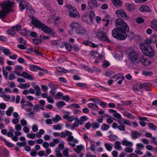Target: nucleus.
I'll use <instances>...</instances> for the list:
<instances>
[{
    "label": "nucleus",
    "mask_w": 157,
    "mask_h": 157,
    "mask_svg": "<svg viewBox=\"0 0 157 157\" xmlns=\"http://www.w3.org/2000/svg\"><path fill=\"white\" fill-rule=\"evenodd\" d=\"M115 25L117 28L112 32L113 36L119 40H124L127 36L126 32L129 31V27L126 23L121 19L116 20Z\"/></svg>",
    "instance_id": "obj_1"
},
{
    "label": "nucleus",
    "mask_w": 157,
    "mask_h": 157,
    "mask_svg": "<svg viewBox=\"0 0 157 157\" xmlns=\"http://www.w3.org/2000/svg\"><path fill=\"white\" fill-rule=\"evenodd\" d=\"M128 57L133 64L138 63L140 62L145 66H149L151 64L150 61L143 56H140L134 50L132 51L129 53Z\"/></svg>",
    "instance_id": "obj_2"
},
{
    "label": "nucleus",
    "mask_w": 157,
    "mask_h": 157,
    "mask_svg": "<svg viewBox=\"0 0 157 157\" xmlns=\"http://www.w3.org/2000/svg\"><path fill=\"white\" fill-rule=\"evenodd\" d=\"M14 3L10 1H3L1 4L2 10L0 11V18L4 19L7 13L12 10Z\"/></svg>",
    "instance_id": "obj_3"
},
{
    "label": "nucleus",
    "mask_w": 157,
    "mask_h": 157,
    "mask_svg": "<svg viewBox=\"0 0 157 157\" xmlns=\"http://www.w3.org/2000/svg\"><path fill=\"white\" fill-rule=\"evenodd\" d=\"M32 24L36 27L41 29L44 32L50 33V35L53 36L55 35V32L45 24L42 23L39 20L36 18H33L31 21Z\"/></svg>",
    "instance_id": "obj_4"
},
{
    "label": "nucleus",
    "mask_w": 157,
    "mask_h": 157,
    "mask_svg": "<svg viewBox=\"0 0 157 157\" xmlns=\"http://www.w3.org/2000/svg\"><path fill=\"white\" fill-rule=\"evenodd\" d=\"M140 48L143 53L145 55L151 57L154 56V51L150 46L142 43L140 45Z\"/></svg>",
    "instance_id": "obj_5"
},
{
    "label": "nucleus",
    "mask_w": 157,
    "mask_h": 157,
    "mask_svg": "<svg viewBox=\"0 0 157 157\" xmlns=\"http://www.w3.org/2000/svg\"><path fill=\"white\" fill-rule=\"evenodd\" d=\"M96 36L98 39L101 40H105L108 42H110V41L108 37L106 36V33L100 30H98L96 34Z\"/></svg>",
    "instance_id": "obj_6"
},
{
    "label": "nucleus",
    "mask_w": 157,
    "mask_h": 157,
    "mask_svg": "<svg viewBox=\"0 0 157 157\" xmlns=\"http://www.w3.org/2000/svg\"><path fill=\"white\" fill-rule=\"evenodd\" d=\"M19 4V6L20 7L21 11H22L26 7H29L30 5L29 3L26 0H16Z\"/></svg>",
    "instance_id": "obj_7"
},
{
    "label": "nucleus",
    "mask_w": 157,
    "mask_h": 157,
    "mask_svg": "<svg viewBox=\"0 0 157 157\" xmlns=\"http://www.w3.org/2000/svg\"><path fill=\"white\" fill-rule=\"evenodd\" d=\"M76 33L78 35H82V36L86 37L89 35V32L88 30H86L82 26L79 29L76 30Z\"/></svg>",
    "instance_id": "obj_8"
},
{
    "label": "nucleus",
    "mask_w": 157,
    "mask_h": 157,
    "mask_svg": "<svg viewBox=\"0 0 157 157\" xmlns=\"http://www.w3.org/2000/svg\"><path fill=\"white\" fill-rule=\"evenodd\" d=\"M116 13L118 17H121L128 20V17L125 12L123 10H119L116 11Z\"/></svg>",
    "instance_id": "obj_9"
},
{
    "label": "nucleus",
    "mask_w": 157,
    "mask_h": 157,
    "mask_svg": "<svg viewBox=\"0 0 157 157\" xmlns=\"http://www.w3.org/2000/svg\"><path fill=\"white\" fill-rule=\"evenodd\" d=\"M71 114L70 112H65V114L63 116V117L65 119L67 120L68 121L72 122L74 120H75V118L73 116H70Z\"/></svg>",
    "instance_id": "obj_10"
},
{
    "label": "nucleus",
    "mask_w": 157,
    "mask_h": 157,
    "mask_svg": "<svg viewBox=\"0 0 157 157\" xmlns=\"http://www.w3.org/2000/svg\"><path fill=\"white\" fill-rule=\"evenodd\" d=\"M85 150V147L82 144H80L76 146L74 148V150L78 154H82L81 152Z\"/></svg>",
    "instance_id": "obj_11"
},
{
    "label": "nucleus",
    "mask_w": 157,
    "mask_h": 157,
    "mask_svg": "<svg viewBox=\"0 0 157 157\" xmlns=\"http://www.w3.org/2000/svg\"><path fill=\"white\" fill-rule=\"evenodd\" d=\"M69 15L73 18H78L80 17L79 13L76 8H73V10H71L69 12Z\"/></svg>",
    "instance_id": "obj_12"
},
{
    "label": "nucleus",
    "mask_w": 157,
    "mask_h": 157,
    "mask_svg": "<svg viewBox=\"0 0 157 157\" xmlns=\"http://www.w3.org/2000/svg\"><path fill=\"white\" fill-rule=\"evenodd\" d=\"M88 6L90 9H94L97 8L98 5L95 0H90L88 3Z\"/></svg>",
    "instance_id": "obj_13"
},
{
    "label": "nucleus",
    "mask_w": 157,
    "mask_h": 157,
    "mask_svg": "<svg viewBox=\"0 0 157 157\" xmlns=\"http://www.w3.org/2000/svg\"><path fill=\"white\" fill-rule=\"evenodd\" d=\"M22 77L31 81L34 80V76L30 75L25 71H23L22 72Z\"/></svg>",
    "instance_id": "obj_14"
},
{
    "label": "nucleus",
    "mask_w": 157,
    "mask_h": 157,
    "mask_svg": "<svg viewBox=\"0 0 157 157\" xmlns=\"http://www.w3.org/2000/svg\"><path fill=\"white\" fill-rule=\"evenodd\" d=\"M82 26L78 22H73L71 23L70 25L71 28L74 30L75 33H76V30L79 29Z\"/></svg>",
    "instance_id": "obj_15"
},
{
    "label": "nucleus",
    "mask_w": 157,
    "mask_h": 157,
    "mask_svg": "<svg viewBox=\"0 0 157 157\" xmlns=\"http://www.w3.org/2000/svg\"><path fill=\"white\" fill-rule=\"evenodd\" d=\"M150 26L155 31H157V20L154 19L151 21Z\"/></svg>",
    "instance_id": "obj_16"
},
{
    "label": "nucleus",
    "mask_w": 157,
    "mask_h": 157,
    "mask_svg": "<svg viewBox=\"0 0 157 157\" xmlns=\"http://www.w3.org/2000/svg\"><path fill=\"white\" fill-rule=\"evenodd\" d=\"M59 144L58 145V148H56L55 150V152L56 153V150L57 149L59 150V152H60V149H63L64 148V145L65 143L63 141L61 140L59 142Z\"/></svg>",
    "instance_id": "obj_17"
},
{
    "label": "nucleus",
    "mask_w": 157,
    "mask_h": 157,
    "mask_svg": "<svg viewBox=\"0 0 157 157\" xmlns=\"http://www.w3.org/2000/svg\"><path fill=\"white\" fill-rule=\"evenodd\" d=\"M75 121L73 123V126L74 127L78 128L79 125H82L79 118L78 119L77 117H75Z\"/></svg>",
    "instance_id": "obj_18"
},
{
    "label": "nucleus",
    "mask_w": 157,
    "mask_h": 157,
    "mask_svg": "<svg viewBox=\"0 0 157 157\" xmlns=\"http://www.w3.org/2000/svg\"><path fill=\"white\" fill-rule=\"evenodd\" d=\"M122 144L123 145L132 147L133 145V143L128 140L126 138H124L122 141Z\"/></svg>",
    "instance_id": "obj_19"
},
{
    "label": "nucleus",
    "mask_w": 157,
    "mask_h": 157,
    "mask_svg": "<svg viewBox=\"0 0 157 157\" xmlns=\"http://www.w3.org/2000/svg\"><path fill=\"white\" fill-rule=\"evenodd\" d=\"M114 148L119 151H121L122 149V148L121 146V143L119 141H116L114 143Z\"/></svg>",
    "instance_id": "obj_20"
},
{
    "label": "nucleus",
    "mask_w": 157,
    "mask_h": 157,
    "mask_svg": "<svg viewBox=\"0 0 157 157\" xmlns=\"http://www.w3.org/2000/svg\"><path fill=\"white\" fill-rule=\"evenodd\" d=\"M140 11L142 13H145L150 11V8L147 6H141L139 9Z\"/></svg>",
    "instance_id": "obj_21"
},
{
    "label": "nucleus",
    "mask_w": 157,
    "mask_h": 157,
    "mask_svg": "<svg viewBox=\"0 0 157 157\" xmlns=\"http://www.w3.org/2000/svg\"><path fill=\"white\" fill-rule=\"evenodd\" d=\"M71 150L68 147H66L63 151V155L65 157H71L70 155L69 154V151H71Z\"/></svg>",
    "instance_id": "obj_22"
},
{
    "label": "nucleus",
    "mask_w": 157,
    "mask_h": 157,
    "mask_svg": "<svg viewBox=\"0 0 157 157\" xmlns=\"http://www.w3.org/2000/svg\"><path fill=\"white\" fill-rule=\"evenodd\" d=\"M114 78V81H117L121 78L123 80H124V77L123 76V74L122 73H120L112 77Z\"/></svg>",
    "instance_id": "obj_23"
},
{
    "label": "nucleus",
    "mask_w": 157,
    "mask_h": 157,
    "mask_svg": "<svg viewBox=\"0 0 157 157\" xmlns=\"http://www.w3.org/2000/svg\"><path fill=\"white\" fill-rule=\"evenodd\" d=\"M87 106L93 110H97L98 109V106L93 103H89L87 104Z\"/></svg>",
    "instance_id": "obj_24"
},
{
    "label": "nucleus",
    "mask_w": 157,
    "mask_h": 157,
    "mask_svg": "<svg viewBox=\"0 0 157 157\" xmlns=\"http://www.w3.org/2000/svg\"><path fill=\"white\" fill-rule=\"evenodd\" d=\"M119 122L120 124L123 123L129 125L131 124V123L130 122L129 120L124 118H122L119 121Z\"/></svg>",
    "instance_id": "obj_25"
},
{
    "label": "nucleus",
    "mask_w": 157,
    "mask_h": 157,
    "mask_svg": "<svg viewBox=\"0 0 157 157\" xmlns=\"http://www.w3.org/2000/svg\"><path fill=\"white\" fill-rule=\"evenodd\" d=\"M0 49L6 56L9 55L11 54V53L10 51L7 48H6L3 47H1L0 48Z\"/></svg>",
    "instance_id": "obj_26"
},
{
    "label": "nucleus",
    "mask_w": 157,
    "mask_h": 157,
    "mask_svg": "<svg viewBox=\"0 0 157 157\" xmlns=\"http://www.w3.org/2000/svg\"><path fill=\"white\" fill-rule=\"evenodd\" d=\"M105 147L107 150L111 151L113 148V144L111 143H105L104 144Z\"/></svg>",
    "instance_id": "obj_27"
},
{
    "label": "nucleus",
    "mask_w": 157,
    "mask_h": 157,
    "mask_svg": "<svg viewBox=\"0 0 157 157\" xmlns=\"http://www.w3.org/2000/svg\"><path fill=\"white\" fill-rule=\"evenodd\" d=\"M72 134V133L69 131H65L62 132L60 133V136L61 138H65L68 135Z\"/></svg>",
    "instance_id": "obj_28"
},
{
    "label": "nucleus",
    "mask_w": 157,
    "mask_h": 157,
    "mask_svg": "<svg viewBox=\"0 0 157 157\" xmlns=\"http://www.w3.org/2000/svg\"><path fill=\"white\" fill-rule=\"evenodd\" d=\"M59 142V139L58 138L54 139L50 143L49 145L51 147L55 146L56 144H58Z\"/></svg>",
    "instance_id": "obj_29"
},
{
    "label": "nucleus",
    "mask_w": 157,
    "mask_h": 157,
    "mask_svg": "<svg viewBox=\"0 0 157 157\" xmlns=\"http://www.w3.org/2000/svg\"><path fill=\"white\" fill-rule=\"evenodd\" d=\"M126 9L129 10H132L134 9V7L133 4L126 3L125 5Z\"/></svg>",
    "instance_id": "obj_30"
},
{
    "label": "nucleus",
    "mask_w": 157,
    "mask_h": 157,
    "mask_svg": "<svg viewBox=\"0 0 157 157\" xmlns=\"http://www.w3.org/2000/svg\"><path fill=\"white\" fill-rule=\"evenodd\" d=\"M30 86V84L29 83L25 84H21L17 86V87L21 89H25L28 88Z\"/></svg>",
    "instance_id": "obj_31"
},
{
    "label": "nucleus",
    "mask_w": 157,
    "mask_h": 157,
    "mask_svg": "<svg viewBox=\"0 0 157 157\" xmlns=\"http://www.w3.org/2000/svg\"><path fill=\"white\" fill-rule=\"evenodd\" d=\"M132 138L133 139H136L140 137V134L138 132L135 131L132 133Z\"/></svg>",
    "instance_id": "obj_32"
},
{
    "label": "nucleus",
    "mask_w": 157,
    "mask_h": 157,
    "mask_svg": "<svg viewBox=\"0 0 157 157\" xmlns=\"http://www.w3.org/2000/svg\"><path fill=\"white\" fill-rule=\"evenodd\" d=\"M123 114L124 116L127 117L128 118L131 119H133L134 118V116L131 113L126 111H124Z\"/></svg>",
    "instance_id": "obj_33"
},
{
    "label": "nucleus",
    "mask_w": 157,
    "mask_h": 157,
    "mask_svg": "<svg viewBox=\"0 0 157 157\" xmlns=\"http://www.w3.org/2000/svg\"><path fill=\"white\" fill-rule=\"evenodd\" d=\"M61 117L58 115H56L55 117L52 118V121L55 122H57L62 120Z\"/></svg>",
    "instance_id": "obj_34"
},
{
    "label": "nucleus",
    "mask_w": 157,
    "mask_h": 157,
    "mask_svg": "<svg viewBox=\"0 0 157 157\" xmlns=\"http://www.w3.org/2000/svg\"><path fill=\"white\" fill-rule=\"evenodd\" d=\"M33 105L31 103L26 101L25 102L24 104L22 105V108L26 109V107H25L26 106H29L32 107L33 106Z\"/></svg>",
    "instance_id": "obj_35"
},
{
    "label": "nucleus",
    "mask_w": 157,
    "mask_h": 157,
    "mask_svg": "<svg viewBox=\"0 0 157 157\" xmlns=\"http://www.w3.org/2000/svg\"><path fill=\"white\" fill-rule=\"evenodd\" d=\"M30 69L32 71H35L37 70H40V68L38 67L36 65H32L29 66Z\"/></svg>",
    "instance_id": "obj_36"
},
{
    "label": "nucleus",
    "mask_w": 157,
    "mask_h": 157,
    "mask_svg": "<svg viewBox=\"0 0 157 157\" xmlns=\"http://www.w3.org/2000/svg\"><path fill=\"white\" fill-rule=\"evenodd\" d=\"M112 2L114 6H120L122 3L120 0H112Z\"/></svg>",
    "instance_id": "obj_37"
},
{
    "label": "nucleus",
    "mask_w": 157,
    "mask_h": 157,
    "mask_svg": "<svg viewBox=\"0 0 157 157\" xmlns=\"http://www.w3.org/2000/svg\"><path fill=\"white\" fill-rule=\"evenodd\" d=\"M13 111V108L12 107H9L6 111V113L7 115L10 116L12 114V112Z\"/></svg>",
    "instance_id": "obj_38"
},
{
    "label": "nucleus",
    "mask_w": 157,
    "mask_h": 157,
    "mask_svg": "<svg viewBox=\"0 0 157 157\" xmlns=\"http://www.w3.org/2000/svg\"><path fill=\"white\" fill-rule=\"evenodd\" d=\"M140 86L139 84L135 85L133 86V90L135 92L137 93L141 89Z\"/></svg>",
    "instance_id": "obj_39"
},
{
    "label": "nucleus",
    "mask_w": 157,
    "mask_h": 157,
    "mask_svg": "<svg viewBox=\"0 0 157 157\" xmlns=\"http://www.w3.org/2000/svg\"><path fill=\"white\" fill-rule=\"evenodd\" d=\"M63 94L61 92H58L55 96L56 99H62L63 97Z\"/></svg>",
    "instance_id": "obj_40"
},
{
    "label": "nucleus",
    "mask_w": 157,
    "mask_h": 157,
    "mask_svg": "<svg viewBox=\"0 0 157 157\" xmlns=\"http://www.w3.org/2000/svg\"><path fill=\"white\" fill-rule=\"evenodd\" d=\"M65 103L63 101H59L56 103L57 106L59 108H61L65 105Z\"/></svg>",
    "instance_id": "obj_41"
},
{
    "label": "nucleus",
    "mask_w": 157,
    "mask_h": 157,
    "mask_svg": "<svg viewBox=\"0 0 157 157\" xmlns=\"http://www.w3.org/2000/svg\"><path fill=\"white\" fill-rule=\"evenodd\" d=\"M140 86V87L141 89H145L147 90V87L149 86V83H141L139 84Z\"/></svg>",
    "instance_id": "obj_42"
},
{
    "label": "nucleus",
    "mask_w": 157,
    "mask_h": 157,
    "mask_svg": "<svg viewBox=\"0 0 157 157\" xmlns=\"http://www.w3.org/2000/svg\"><path fill=\"white\" fill-rule=\"evenodd\" d=\"M136 146L137 149L139 150H141L143 149L144 147V145L141 143L137 144Z\"/></svg>",
    "instance_id": "obj_43"
},
{
    "label": "nucleus",
    "mask_w": 157,
    "mask_h": 157,
    "mask_svg": "<svg viewBox=\"0 0 157 157\" xmlns=\"http://www.w3.org/2000/svg\"><path fill=\"white\" fill-rule=\"evenodd\" d=\"M151 39L153 42H155L157 44V34L152 35L151 36Z\"/></svg>",
    "instance_id": "obj_44"
},
{
    "label": "nucleus",
    "mask_w": 157,
    "mask_h": 157,
    "mask_svg": "<svg viewBox=\"0 0 157 157\" xmlns=\"http://www.w3.org/2000/svg\"><path fill=\"white\" fill-rule=\"evenodd\" d=\"M21 27V26L20 25L17 24L16 26H13L11 27V29L15 31H17L20 30Z\"/></svg>",
    "instance_id": "obj_45"
},
{
    "label": "nucleus",
    "mask_w": 157,
    "mask_h": 157,
    "mask_svg": "<svg viewBox=\"0 0 157 157\" xmlns=\"http://www.w3.org/2000/svg\"><path fill=\"white\" fill-rule=\"evenodd\" d=\"M100 126V124L97 122H93L92 124V127L95 129H98Z\"/></svg>",
    "instance_id": "obj_46"
},
{
    "label": "nucleus",
    "mask_w": 157,
    "mask_h": 157,
    "mask_svg": "<svg viewBox=\"0 0 157 157\" xmlns=\"http://www.w3.org/2000/svg\"><path fill=\"white\" fill-rule=\"evenodd\" d=\"M79 119L83 124L84 122L88 120V118L86 116H81Z\"/></svg>",
    "instance_id": "obj_47"
},
{
    "label": "nucleus",
    "mask_w": 157,
    "mask_h": 157,
    "mask_svg": "<svg viewBox=\"0 0 157 157\" xmlns=\"http://www.w3.org/2000/svg\"><path fill=\"white\" fill-rule=\"evenodd\" d=\"M143 75L145 76H151L153 75L152 72L151 71H143L142 72Z\"/></svg>",
    "instance_id": "obj_48"
},
{
    "label": "nucleus",
    "mask_w": 157,
    "mask_h": 157,
    "mask_svg": "<svg viewBox=\"0 0 157 157\" xmlns=\"http://www.w3.org/2000/svg\"><path fill=\"white\" fill-rule=\"evenodd\" d=\"M109 128V125L106 124H103L101 127V129L103 131H106L108 130Z\"/></svg>",
    "instance_id": "obj_49"
},
{
    "label": "nucleus",
    "mask_w": 157,
    "mask_h": 157,
    "mask_svg": "<svg viewBox=\"0 0 157 157\" xmlns=\"http://www.w3.org/2000/svg\"><path fill=\"white\" fill-rule=\"evenodd\" d=\"M114 57L117 60H121L122 59L123 56H120L117 53H115L114 54Z\"/></svg>",
    "instance_id": "obj_50"
},
{
    "label": "nucleus",
    "mask_w": 157,
    "mask_h": 157,
    "mask_svg": "<svg viewBox=\"0 0 157 157\" xmlns=\"http://www.w3.org/2000/svg\"><path fill=\"white\" fill-rule=\"evenodd\" d=\"M114 74V72L112 71L108 70L105 73V75L106 76L109 77Z\"/></svg>",
    "instance_id": "obj_51"
},
{
    "label": "nucleus",
    "mask_w": 157,
    "mask_h": 157,
    "mask_svg": "<svg viewBox=\"0 0 157 157\" xmlns=\"http://www.w3.org/2000/svg\"><path fill=\"white\" fill-rule=\"evenodd\" d=\"M125 151L127 153H131L133 151V149L131 146L125 148Z\"/></svg>",
    "instance_id": "obj_52"
},
{
    "label": "nucleus",
    "mask_w": 157,
    "mask_h": 157,
    "mask_svg": "<svg viewBox=\"0 0 157 157\" xmlns=\"http://www.w3.org/2000/svg\"><path fill=\"white\" fill-rule=\"evenodd\" d=\"M26 136L28 138L34 139L35 137V134L34 133H28Z\"/></svg>",
    "instance_id": "obj_53"
},
{
    "label": "nucleus",
    "mask_w": 157,
    "mask_h": 157,
    "mask_svg": "<svg viewBox=\"0 0 157 157\" xmlns=\"http://www.w3.org/2000/svg\"><path fill=\"white\" fill-rule=\"evenodd\" d=\"M32 128V131L33 132H36L38 130V126L36 124H33Z\"/></svg>",
    "instance_id": "obj_54"
},
{
    "label": "nucleus",
    "mask_w": 157,
    "mask_h": 157,
    "mask_svg": "<svg viewBox=\"0 0 157 157\" xmlns=\"http://www.w3.org/2000/svg\"><path fill=\"white\" fill-rule=\"evenodd\" d=\"M89 149H90V151H93L94 153H96L95 148L93 144H91L90 145V147H88V148H87V150Z\"/></svg>",
    "instance_id": "obj_55"
},
{
    "label": "nucleus",
    "mask_w": 157,
    "mask_h": 157,
    "mask_svg": "<svg viewBox=\"0 0 157 157\" xmlns=\"http://www.w3.org/2000/svg\"><path fill=\"white\" fill-rule=\"evenodd\" d=\"M110 65V63L107 60H105L103 61L102 66L104 67H107Z\"/></svg>",
    "instance_id": "obj_56"
},
{
    "label": "nucleus",
    "mask_w": 157,
    "mask_h": 157,
    "mask_svg": "<svg viewBox=\"0 0 157 157\" xmlns=\"http://www.w3.org/2000/svg\"><path fill=\"white\" fill-rule=\"evenodd\" d=\"M2 70L3 74L4 77V78L6 80H7V79L8 78L7 76L8 72L7 71H6L5 69L3 68L2 69Z\"/></svg>",
    "instance_id": "obj_57"
},
{
    "label": "nucleus",
    "mask_w": 157,
    "mask_h": 157,
    "mask_svg": "<svg viewBox=\"0 0 157 157\" xmlns=\"http://www.w3.org/2000/svg\"><path fill=\"white\" fill-rule=\"evenodd\" d=\"M15 128L16 131H21L22 129V126L21 124H16L15 126Z\"/></svg>",
    "instance_id": "obj_58"
},
{
    "label": "nucleus",
    "mask_w": 157,
    "mask_h": 157,
    "mask_svg": "<svg viewBox=\"0 0 157 157\" xmlns=\"http://www.w3.org/2000/svg\"><path fill=\"white\" fill-rule=\"evenodd\" d=\"M148 125L149 129L152 130H155L157 128V127L155 126L152 123H149Z\"/></svg>",
    "instance_id": "obj_59"
},
{
    "label": "nucleus",
    "mask_w": 157,
    "mask_h": 157,
    "mask_svg": "<svg viewBox=\"0 0 157 157\" xmlns=\"http://www.w3.org/2000/svg\"><path fill=\"white\" fill-rule=\"evenodd\" d=\"M19 33L21 35L23 36H25L27 34V31L26 29L21 30Z\"/></svg>",
    "instance_id": "obj_60"
},
{
    "label": "nucleus",
    "mask_w": 157,
    "mask_h": 157,
    "mask_svg": "<svg viewBox=\"0 0 157 157\" xmlns=\"http://www.w3.org/2000/svg\"><path fill=\"white\" fill-rule=\"evenodd\" d=\"M55 156L56 157H63L62 154L61 152H59V150L57 149L56 150V153Z\"/></svg>",
    "instance_id": "obj_61"
},
{
    "label": "nucleus",
    "mask_w": 157,
    "mask_h": 157,
    "mask_svg": "<svg viewBox=\"0 0 157 157\" xmlns=\"http://www.w3.org/2000/svg\"><path fill=\"white\" fill-rule=\"evenodd\" d=\"M23 67L21 66H17L15 68L14 71H21V72L22 70Z\"/></svg>",
    "instance_id": "obj_62"
},
{
    "label": "nucleus",
    "mask_w": 157,
    "mask_h": 157,
    "mask_svg": "<svg viewBox=\"0 0 157 157\" xmlns=\"http://www.w3.org/2000/svg\"><path fill=\"white\" fill-rule=\"evenodd\" d=\"M30 155L32 157H35L37 155L36 151L34 149H32L30 153Z\"/></svg>",
    "instance_id": "obj_63"
},
{
    "label": "nucleus",
    "mask_w": 157,
    "mask_h": 157,
    "mask_svg": "<svg viewBox=\"0 0 157 157\" xmlns=\"http://www.w3.org/2000/svg\"><path fill=\"white\" fill-rule=\"evenodd\" d=\"M20 120V118H14L12 120V122L14 124H18V123L19 122Z\"/></svg>",
    "instance_id": "obj_64"
}]
</instances>
